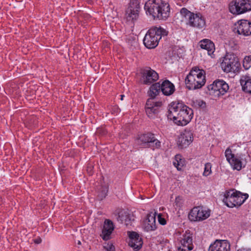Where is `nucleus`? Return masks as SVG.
Returning a JSON list of instances; mask_svg holds the SVG:
<instances>
[{"instance_id": "obj_1", "label": "nucleus", "mask_w": 251, "mask_h": 251, "mask_svg": "<svg viewBox=\"0 0 251 251\" xmlns=\"http://www.w3.org/2000/svg\"><path fill=\"white\" fill-rule=\"evenodd\" d=\"M168 118L177 126L187 125L193 117V110L180 101H173L169 105Z\"/></svg>"}, {"instance_id": "obj_2", "label": "nucleus", "mask_w": 251, "mask_h": 251, "mask_svg": "<svg viewBox=\"0 0 251 251\" xmlns=\"http://www.w3.org/2000/svg\"><path fill=\"white\" fill-rule=\"evenodd\" d=\"M144 9L153 19L166 20L170 13L169 4L162 0H148L145 4Z\"/></svg>"}, {"instance_id": "obj_3", "label": "nucleus", "mask_w": 251, "mask_h": 251, "mask_svg": "<svg viewBox=\"0 0 251 251\" xmlns=\"http://www.w3.org/2000/svg\"><path fill=\"white\" fill-rule=\"evenodd\" d=\"M205 73L198 67L192 68L185 79L186 87L189 90H196L201 88L205 83Z\"/></svg>"}, {"instance_id": "obj_4", "label": "nucleus", "mask_w": 251, "mask_h": 251, "mask_svg": "<svg viewBox=\"0 0 251 251\" xmlns=\"http://www.w3.org/2000/svg\"><path fill=\"white\" fill-rule=\"evenodd\" d=\"M168 34V31L161 26H153L146 34L143 43L147 48L154 49L157 46L162 37L166 36Z\"/></svg>"}, {"instance_id": "obj_5", "label": "nucleus", "mask_w": 251, "mask_h": 251, "mask_svg": "<svg viewBox=\"0 0 251 251\" xmlns=\"http://www.w3.org/2000/svg\"><path fill=\"white\" fill-rule=\"evenodd\" d=\"M248 194H242L238 191L231 189L226 191L223 202L228 207H238L241 206L248 199Z\"/></svg>"}, {"instance_id": "obj_6", "label": "nucleus", "mask_w": 251, "mask_h": 251, "mask_svg": "<svg viewBox=\"0 0 251 251\" xmlns=\"http://www.w3.org/2000/svg\"><path fill=\"white\" fill-rule=\"evenodd\" d=\"M221 66L224 72L237 73L240 69V63L236 54L233 53H226L223 58Z\"/></svg>"}, {"instance_id": "obj_7", "label": "nucleus", "mask_w": 251, "mask_h": 251, "mask_svg": "<svg viewBox=\"0 0 251 251\" xmlns=\"http://www.w3.org/2000/svg\"><path fill=\"white\" fill-rule=\"evenodd\" d=\"M136 142L139 145L147 146L153 149L161 147V142L155 138L153 133L150 132L138 135Z\"/></svg>"}, {"instance_id": "obj_8", "label": "nucleus", "mask_w": 251, "mask_h": 251, "mask_svg": "<svg viewBox=\"0 0 251 251\" xmlns=\"http://www.w3.org/2000/svg\"><path fill=\"white\" fill-rule=\"evenodd\" d=\"M162 105V101L157 100L153 99H148L145 106V112L147 116L150 119L156 118Z\"/></svg>"}, {"instance_id": "obj_9", "label": "nucleus", "mask_w": 251, "mask_h": 251, "mask_svg": "<svg viewBox=\"0 0 251 251\" xmlns=\"http://www.w3.org/2000/svg\"><path fill=\"white\" fill-rule=\"evenodd\" d=\"M141 79L143 84L149 85L159 79L158 73L150 67H143L140 69Z\"/></svg>"}, {"instance_id": "obj_10", "label": "nucleus", "mask_w": 251, "mask_h": 251, "mask_svg": "<svg viewBox=\"0 0 251 251\" xmlns=\"http://www.w3.org/2000/svg\"><path fill=\"white\" fill-rule=\"evenodd\" d=\"M208 91L206 93L209 95H213L216 93V95H224L229 89V86L223 80L217 79L215 80L212 84L209 85L207 87Z\"/></svg>"}, {"instance_id": "obj_11", "label": "nucleus", "mask_w": 251, "mask_h": 251, "mask_svg": "<svg viewBox=\"0 0 251 251\" xmlns=\"http://www.w3.org/2000/svg\"><path fill=\"white\" fill-rule=\"evenodd\" d=\"M210 214L209 210H205L201 206H195L190 210L188 218L191 221H202L207 219Z\"/></svg>"}, {"instance_id": "obj_12", "label": "nucleus", "mask_w": 251, "mask_h": 251, "mask_svg": "<svg viewBox=\"0 0 251 251\" xmlns=\"http://www.w3.org/2000/svg\"><path fill=\"white\" fill-rule=\"evenodd\" d=\"M233 32L243 36L251 35V22L246 20H241L235 24L232 28Z\"/></svg>"}, {"instance_id": "obj_13", "label": "nucleus", "mask_w": 251, "mask_h": 251, "mask_svg": "<svg viewBox=\"0 0 251 251\" xmlns=\"http://www.w3.org/2000/svg\"><path fill=\"white\" fill-rule=\"evenodd\" d=\"M181 246L178 250L180 251H190L193 249L192 234L189 230L186 231L182 235V237L180 240Z\"/></svg>"}, {"instance_id": "obj_14", "label": "nucleus", "mask_w": 251, "mask_h": 251, "mask_svg": "<svg viewBox=\"0 0 251 251\" xmlns=\"http://www.w3.org/2000/svg\"><path fill=\"white\" fill-rule=\"evenodd\" d=\"M225 156L228 162L232 166L234 169L240 171L242 169V162L232 153L231 150L228 148L225 151Z\"/></svg>"}, {"instance_id": "obj_15", "label": "nucleus", "mask_w": 251, "mask_h": 251, "mask_svg": "<svg viewBox=\"0 0 251 251\" xmlns=\"http://www.w3.org/2000/svg\"><path fill=\"white\" fill-rule=\"evenodd\" d=\"M193 134L191 131L185 130L178 137L177 144L181 148H185L193 141Z\"/></svg>"}, {"instance_id": "obj_16", "label": "nucleus", "mask_w": 251, "mask_h": 251, "mask_svg": "<svg viewBox=\"0 0 251 251\" xmlns=\"http://www.w3.org/2000/svg\"><path fill=\"white\" fill-rule=\"evenodd\" d=\"M187 24L192 27L201 29L205 25V21L200 13H193L189 17Z\"/></svg>"}, {"instance_id": "obj_17", "label": "nucleus", "mask_w": 251, "mask_h": 251, "mask_svg": "<svg viewBox=\"0 0 251 251\" xmlns=\"http://www.w3.org/2000/svg\"><path fill=\"white\" fill-rule=\"evenodd\" d=\"M142 227L147 232L154 231L157 229L155 214H148L146 219L143 222Z\"/></svg>"}, {"instance_id": "obj_18", "label": "nucleus", "mask_w": 251, "mask_h": 251, "mask_svg": "<svg viewBox=\"0 0 251 251\" xmlns=\"http://www.w3.org/2000/svg\"><path fill=\"white\" fill-rule=\"evenodd\" d=\"M230 245L225 240H216L209 248V251H229Z\"/></svg>"}, {"instance_id": "obj_19", "label": "nucleus", "mask_w": 251, "mask_h": 251, "mask_svg": "<svg viewBox=\"0 0 251 251\" xmlns=\"http://www.w3.org/2000/svg\"><path fill=\"white\" fill-rule=\"evenodd\" d=\"M114 229V226L113 222L109 219H106L100 236L104 241L109 240L111 238V235Z\"/></svg>"}, {"instance_id": "obj_20", "label": "nucleus", "mask_w": 251, "mask_h": 251, "mask_svg": "<svg viewBox=\"0 0 251 251\" xmlns=\"http://www.w3.org/2000/svg\"><path fill=\"white\" fill-rule=\"evenodd\" d=\"M161 91L165 96L172 95L175 91L174 84L168 79L159 81Z\"/></svg>"}, {"instance_id": "obj_21", "label": "nucleus", "mask_w": 251, "mask_h": 251, "mask_svg": "<svg viewBox=\"0 0 251 251\" xmlns=\"http://www.w3.org/2000/svg\"><path fill=\"white\" fill-rule=\"evenodd\" d=\"M200 47L207 50L208 54L211 55L215 50L214 44L210 40L205 39L199 42Z\"/></svg>"}, {"instance_id": "obj_22", "label": "nucleus", "mask_w": 251, "mask_h": 251, "mask_svg": "<svg viewBox=\"0 0 251 251\" xmlns=\"http://www.w3.org/2000/svg\"><path fill=\"white\" fill-rule=\"evenodd\" d=\"M116 219L118 222L123 223H124L126 226L131 223L130 215L125 210L119 211L117 215H116Z\"/></svg>"}, {"instance_id": "obj_23", "label": "nucleus", "mask_w": 251, "mask_h": 251, "mask_svg": "<svg viewBox=\"0 0 251 251\" xmlns=\"http://www.w3.org/2000/svg\"><path fill=\"white\" fill-rule=\"evenodd\" d=\"M160 92H161V91L160 86V82H158L152 83L148 92V95L150 97L149 99L156 100L155 98L159 95Z\"/></svg>"}, {"instance_id": "obj_24", "label": "nucleus", "mask_w": 251, "mask_h": 251, "mask_svg": "<svg viewBox=\"0 0 251 251\" xmlns=\"http://www.w3.org/2000/svg\"><path fill=\"white\" fill-rule=\"evenodd\" d=\"M139 16V13L131 8H126L125 11V17L127 21L134 23L136 21Z\"/></svg>"}, {"instance_id": "obj_25", "label": "nucleus", "mask_w": 251, "mask_h": 251, "mask_svg": "<svg viewBox=\"0 0 251 251\" xmlns=\"http://www.w3.org/2000/svg\"><path fill=\"white\" fill-rule=\"evenodd\" d=\"M239 4H238L237 0H233L229 4V11L233 15H240L242 14V11H241V7L240 8Z\"/></svg>"}, {"instance_id": "obj_26", "label": "nucleus", "mask_w": 251, "mask_h": 251, "mask_svg": "<svg viewBox=\"0 0 251 251\" xmlns=\"http://www.w3.org/2000/svg\"><path fill=\"white\" fill-rule=\"evenodd\" d=\"M240 83L245 92L251 94V78L249 76H245L244 79H240Z\"/></svg>"}, {"instance_id": "obj_27", "label": "nucleus", "mask_w": 251, "mask_h": 251, "mask_svg": "<svg viewBox=\"0 0 251 251\" xmlns=\"http://www.w3.org/2000/svg\"><path fill=\"white\" fill-rule=\"evenodd\" d=\"M241 7L242 13L251 11V0H237Z\"/></svg>"}, {"instance_id": "obj_28", "label": "nucleus", "mask_w": 251, "mask_h": 251, "mask_svg": "<svg viewBox=\"0 0 251 251\" xmlns=\"http://www.w3.org/2000/svg\"><path fill=\"white\" fill-rule=\"evenodd\" d=\"M128 244L131 247L133 248L135 251H138L142 246L143 241L142 238L139 236V237L135 239V241H129Z\"/></svg>"}, {"instance_id": "obj_29", "label": "nucleus", "mask_w": 251, "mask_h": 251, "mask_svg": "<svg viewBox=\"0 0 251 251\" xmlns=\"http://www.w3.org/2000/svg\"><path fill=\"white\" fill-rule=\"evenodd\" d=\"M108 188L105 186H100L97 190V198L99 200L101 201L107 196Z\"/></svg>"}, {"instance_id": "obj_30", "label": "nucleus", "mask_w": 251, "mask_h": 251, "mask_svg": "<svg viewBox=\"0 0 251 251\" xmlns=\"http://www.w3.org/2000/svg\"><path fill=\"white\" fill-rule=\"evenodd\" d=\"M140 1L139 0H130L128 4L127 8H131L132 10H135V11L140 13Z\"/></svg>"}, {"instance_id": "obj_31", "label": "nucleus", "mask_w": 251, "mask_h": 251, "mask_svg": "<svg viewBox=\"0 0 251 251\" xmlns=\"http://www.w3.org/2000/svg\"><path fill=\"white\" fill-rule=\"evenodd\" d=\"M181 156L177 154L175 156V161L173 162L174 165L178 170H181V167L183 166V160L180 158Z\"/></svg>"}, {"instance_id": "obj_32", "label": "nucleus", "mask_w": 251, "mask_h": 251, "mask_svg": "<svg viewBox=\"0 0 251 251\" xmlns=\"http://www.w3.org/2000/svg\"><path fill=\"white\" fill-rule=\"evenodd\" d=\"M243 65L246 70L249 69L251 67V55L246 56L244 57Z\"/></svg>"}, {"instance_id": "obj_33", "label": "nucleus", "mask_w": 251, "mask_h": 251, "mask_svg": "<svg viewBox=\"0 0 251 251\" xmlns=\"http://www.w3.org/2000/svg\"><path fill=\"white\" fill-rule=\"evenodd\" d=\"M211 167H212L211 164L209 162L206 163L205 164L204 170V172L203 173V176H207L211 174V173H212Z\"/></svg>"}, {"instance_id": "obj_34", "label": "nucleus", "mask_w": 251, "mask_h": 251, "mask_svg": "<svg viewBox=\"0 0 251 251\" xmlns=\"http://www.w3.org/2000/svg\"><path fill=\"white\" fill-rule=\"evenodd\" d=\"M193 105L197 108H204L206 103L202 100H197L193 101Z\"/></svg>"}, {"instance_id": "obj_35", "label": "nucleus", "mask_w": 251, "mask_h": 251, "mask_svg": "<svg viewBox=\"0 0 251 251\" xmlns=\"http://www.w3.org/2000/svg\"><path fill=\"white\" fill-rule=\"evenodd\" d=\"M180 13L182 16L187 19L188 20L189 19L190 16H191L193 13V12H190L186 8H182L180 10Z\"/></svg>"}, {"instance_id": "obj_36", "label": "nucleus", "mask_w": 251, "mask_h": 251, "mask_svg": "<svg viewBox=\"0 0 251 251\" xmlns=\"http://www.w3.org/2000/svg\"><path fill=\"white\" fill-rule=\"evenodd\" d=\"M128 233L129 241H135V239L139 236V234L135 231H129Z\"/></svg>"}, {"instance_id": "obj_37", "label": "nucleus", "mask_w": 251, "mask_h": 251, "mask_svg": "<svg viewBox=\"0 0 251 251\" xmlns=\"http://www.w3.org/2000/svg\"><path fill=\"white\" fill-rule=\"evenodd\" d=\"M158 220L159 223L161 225H165L166 224V220L165 219L162 217L161 214H159L158 216Z\"/></svg>"}, {"instance_id": "obj_38", "label": "nucleus", "mask_w": 251, "mask_h": 251, "mask_svg": "<svg viewBox=\"0 0 251 251\" xmlns=\"http://www.w3.org/2000/svg\"><path fill=\"white\" fill-rule=\"evenodd\" d=\"M104 248L107 251H114V246L112 244H107L106 246H104Z\"/></svg>"}, {"instance_id": "obj_39", "label": "nucleus", "mask_w": 251, "mask_h": 251, "mask_svg": "<svg viewBox=\"0 0 251 251\" xmlns=\"http://www.w3.org/2000/svg\"><path fill=\"white\" fill-rule=\"evenodd\" d=\"M180 200V197L179 196H178L176 198L175 202L176 205L177 204V203Z\"/></svg>"}, {"instance_id": "obj_40", "label": "nucleus", "mask_w": 251, "mask_h": 251, "mask_svg": "<svg viewBox=\"0 0 251 251\" xmlns=\"http://www.w3.org/2000/svg\"><path fill=\"white\" fill-rule=\"evenodd\" d=\"M41 242V240L40 239H36L34 241V242L36 244H39Z\"/></svg>"}, {"instance_id": "obj_41", "label": "nucleus", "mask_w": 251, "mask_h": 251, "mask_svg": "<svg viewBox=\"0 0 251 251\" xmlns=\"http://www.w3.org/2000/svg\"><path fill=\"white\" fill-rule=\"evenodd\" d=\"M237 251H250L243 249H239Z\"/></svg>"}, {"instance_id": "obj_42", "label": "nucleus", "mask_w": 251, "mask_h": 251, "mask_svg": "<svg viewBox=\"0 0 251 251\" xmlns=\"http://www.w3.org/2000/svg\"><path fill=\"white\" fill-rule=\"evenodd\" d=\"M114 109H115L114 111H116L117 112H118V111H119V109H118V108H117V107H115V108H114Z\"/></svg>"}, {"instance_id": "obj_43", "label": "nucleus", "mask_w": 251, "mask_h": 251, "mask_svg": "<svg viewBox=\"0 0 251 251\" xmlns=\"http://www.w3.org/2000/svg\"><path fill=\"white\" fill-rule=\"evenodd\" d=\"M120 96H121V100H123V99H124V97H125V96L124 95H121Z\"/></svg>"}, {"instance_id": "obj_44", "label": "nucleus", "mask_w": 251, "mask_h": 251, "mask_svg": "<svg viewBox=\"0 0 251 251\" xmlns=\"http://www.w3.org/2000/svg\"><path fill=\"white\" fill-rule=\"evenodd\" d=\"M102 134H105V132L104 131H103L102 132Z\"/></svg>"}, {"instance_id": "obj_45", "label": "nucleus", "mask_w": 251, "mask_h": 251, "mask_svg": "<svg viewBox=\"0 0 251 251\" xmlns=\"http://www.w3.org/2000/svg\"><path fill=\"white\" fill-rule=\"evenodd\" d=\"M78 244H81V243H80V241H79V242H78Z\"/></svg>"}]
</instances>
